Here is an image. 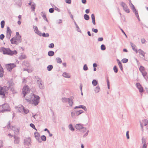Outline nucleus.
<instances>
[{"label":"nucleus","mask_w":148,"mask_h":148,"mask_svg":"<svg viewBox=\"0 0 148 148\" xmlns=\"http://www.w3.org/2000/svg\"><path fill=\"white\" fill-rule=\"evenodd\" d=\"M42 36L43 37H48L49 36V35L48 33L45 34V33H43L42 34Z\"/></svg>","instance_id":"nucleus-32"},{"label":"nucleus","mask_w":148,"mask_h":148,"mask_svg":"<svg viewBox=\"0 0 148 148\" xmlns=\"http://www.w3.org/2000/svg\"><path fill=\"white\" fill-rule=\"evenodd\" d=\"M2 109H3L2 110L3 112L4 111H10L11 110L10 107L7 104L3 105L2 106H0V110Z\"/></svg>","instance_id":"nucleus-5"},{"label":"nucleus","mask_w":148,"mask_h":148,"mask_svg":"<svg viewBox=\"0 0 148 148\" xmlns=\"http://www.w3.org/2000/svg\"><path fill=\"white\" fill-rule=\"evenodd\" d=\"M37 34H38L40 36H41L42 34L38 30V31H36L35 32Z\"/></svg>","instance_id":"nucleus-46"},{"label":"nucleus","mask_w":148,"mask_h":148,"mask_svg":"<svg viewBox=\"0 0 148 148\" xmlns=\"http://www.w3.org/2000/svg\"><path fill=\"white\" fill-rule=\"evenodd\" d=\"M143 123H144V124L145 125L148 123V121L146 119L144 120L143 121Z\"/></svg>","instance_id":"nucleus-38"},{"label":"nucleus","mask_w":148,"mask_h":148,"mask_svg":"<svg viewBox=\"0 0 148 148\" xmlns=\"http://www.w3.org/2000/svg\"><path fill=\"white\" fill-rule=\"evenodd\" d=\"M36 5L35 3H33L31 6V8L32 11H34V10L35 8Z\"/></svg>","instance_id":"nucleus-23"},{"label":"nucleus","mask_w":148,"mask_h":148,"mask_svg":"<svg viewBox=\"0 0 148 148\" xmlns=\"http://www.w3.org/2000/svg\"><path fill=\"white\" fill-rule=\"evenodd\" d=\"M15 139V142L16 143H18V140H19V138L17 137H14Z\"/></svg>","instance_id":"nucleus-47"},{"label":"nucleus","mask_w":148,"mask_h":148,"mask_svg":"<svg viewBox=\"0 0 148 148\" xmlns=\"http://www.w3.org/2000/svg\"><path fill=\"white\" fill-rule=\"evenodd\" d=\"M83 112V111L82 110H80L78 111H77L76 112V114L77 115H79L81 114Z\"/></svg>","instance_id":"nucleus-30"},{"label":"nucleus","mask_w":148,"mask_h":148,"mask_svg":"<svg viewBox=\"0 0 148 148\" xmlns=\"http://www.w3.org/2000/svg\"><path fill=\"white\" fill-rule=\"evenodd\" d=\"M89 11H90V10L89 9H86L85 11L86 12L87 14L89 12Z\"/></svg>","instance_id":"nucleus-62"},{"label":"nucleus","mask_w":148,"mask_h":148,"mask_svg":"<svg viewBox=\"0 0 148 148\" xmlns=\"http://www.w3.org/2000/svg\"><path fill=\"white\" fill-rule=\"evenodd\" d=\"M30 92V89L27 86H24L22 90V93L23 94V97H25L27 93Z\"/></svg>","instance_id":"nucleus-6"},{"label":"nucleus","mask_w":148,"mask_h":148,"mask_svg":"<svg viewBox=\"0 0 148 148\" xmlns=\"http://www.w3.org/2000/svg\"><path fill=\"white\" fill-rule=\"evenodd\" d=\"M83 69H84V70L85 71H86L88 70V68L86 64H85L84 65Z\"/></svg>","instance_id":"nucleus-43"},{"label":"nucleus","mask_w":148,"mask_h":148,"mask_svg":"<svg viewBox=\"0 0 148 148\" xmlns=\"http://www.w3.org/2000/svg\"><path fill=\"white\" fill-rule=\"evenodd\" d=\"M16 108L19 112H21L23 111L24 107L23 106L20 105L17 106Z\"/></svg>","instance_id":"nucleus-11"},{"label":"nucleus","mask_w":148,"mask_h":148,"mask_svg":"<svg viewBox=\"0 0 148 148\" xmlns=\"http://www.w3.org/2000/svg\"><path fill=\"white\" fill-rule=\"evenodd\" d=\"M26 99L29 101L31 103L37 105L39 103L40 97L38 96L32 94L27 97Z\"/></svg>","instance_id":"nucleus-1"},{"label":"nucleus","mask_w":148,"mask_h":148,"mask_svg":"<svg viewBox=\"0 0 148 148\" xmlns=\"http://www.w3.org/2000/svg\"><path fill=\"white\" fill-rule=\"evenodd\" d=\"M107 85L108 89L110 88V83L108 79L107 80Z\"/></svg>","instance_id":"nucleus-55"},{"label":"nucleus","mask_w":148,"mask_h":148,"mask_svg":"<svg viewBox=\"0 0 148 148\" xmlns=\"http://www.w3.org/2000/svg\"><path fill=\"white\" fill-rule=\"evenodd\" d=\"M140 71L142 73L143 76L145 77L147 74L146 72L145 71L144 67L142 66H140L139 68Z\"/></svg>","instance_id":"nucleus-8"},{"label":"nucleus","mask_w":148,"mask_h":148,"mask_svg":"<svg viewBox=\"0 0 148 148\" xmlns=\"http://www.w3.org/2000/svg\"><path fill=\"white\" fill-rule=\"evenodd\" d=\"M75 128L77 130H80L83 128V126L80 124H77L75 125Z\"/></svg>","instance_id":"nucleus-15"},{"label":"nucleus","mask_w":148,"mask_h":148,"mask_svg":"<svg viewBox=\"0 0 148 148\" xmlns=\"http://www.w3.org/2000/svg\"><path fill=\"white\" fill-rule=\"evenodd\" d=\"M3 69L1 71H0V77H2L3 76Z\"/></svg>","instance_id":"nucleus-40"},{"label":"nucleus","mask_w":148,"mask_h":148,"mask_svg":"<svg viewBox=\"0 0 148 148\" xmlns=\"http://www.w3.org/2000/svg\"><path fill=\"white\" fill-rule=\"evenodd\" d=\"M41 139L43 141H45L46 140V138L45 136H41Z\"/></svg>","instance_id":"nucleus-39"},{"label":"nucleus","mask_w":148,"mask_h":148,"mask_svg":"<svg viewBox=\"0 0 148 148\" xmlns=\"http://www.w3.org/2000/svg\"><path fill=\"white\" fill-rule=\"evenodd\" d=\"M69 129L72 131H74V129L73 128L72 125L71 124H70L69 125Z\"/></svg>","instance_id":"nucleus-29"},{"label":"nucleus","mask_w":148,"mask_h":148,"mask_svg":"<svg viewBox=\"0 0 148 148\" xmlns=\"http://www.w3.org/2000/svg\"><path fill=\"white\" fill-rule=\"evenodd\" d=\"M4 37V36L3 34H1L0 36V38L1 40H3Z\"/></svg>","instance_id":"nucleus-48"},{"label":"nucleus","mask_w":148,"mask_h":148,"mask_svg":"<svg viewBox=\"0 0 148 148\" xmlns=\"http://www.w3.org/2000/svg\"><path fill=\"white\" fill-rule=\"evenodd\" d=\"M37 83L38 84L40 88L42 89L43 88V84L41 80H38Z\"/></svg>","instance_id":"nucleus-13"},{"label":"nucleus","mask_w":148,"mask_h":148,"mask_svg":"<svg viewBox=\"0 0 148 148\" xmlns=\"http://www.w3.org/2000/svg\"><path fill=\"white\" fill-rule=\"evenodd\" d=\"M92 31L95 33H97L98 32V30L97 29H92Z\"/></svg>","instance_id":"nucleus-52"},{"label":"nucleus","mask_w":148,"mask_h":148,"mask_svg":"<svg viewBox=\"0 0 148 148\" xmlns=\"http://www.w3.org/2000/svg\"><path fill=\"white\" fill-rule=\"evenodd\" d=\"M101 49L103 50H105L106 49L105 46L103 45H101Z\"/></svg>","instance_id":"nucleus-41"},{"label":"nucleus","mask_w":148,"mask_h":148,"mask_svg":"<svg viewBox=\"0 0 148 148\" xmlns=\"http://www.w3.org/2000/svg\"><path fill=\"white\" fill-rule=\"evenodd\" d=\"M8 84L9 87L11 88L13 86L14 84L12 81H9L8 82Z\"/></svg>","instance_id":"nucleus-20"},{"label":"nucleus","mask_w":148,"mask_h":148,"mask_svg":"<svg viewBox=\"0 0 148 148\" xmlns=\"http://www.w3.org/2000/svg\"><path fill=\"white\" fill-rule=\"evenodd\" d=\"M143 143V145L142 147V148H147V145L144 142Z\"/></svg>","instance_id":"nucleus-45"},{"label":"nucleus","mask_w":148,"mask_h":148,"mask_svg":"<svg viewBox=\"0 0 148 148\" xmlns=\"http://www.w3.org/2000/svg\"><path fill=\"white\" fill-rule=\"evenodd\" d=\"M30 126L33 128L35 130H36L37 131V129L35 128V126L33 123H31L30 124Z\"/></svg>","instance_id":"nucleus-35"},{"label":"nucleus","mask_w":148,"mask_h":148,"mask_svg":"<svg viewBox=\"0 0 148 148\" xmlns=\"http://www.w3.org/2000/svg\"><path fill=\"white\" fill-rule=\"evenodd\" d=\"M25 114L28 113L29 112V110L27 109H25L24 108V109L23 110Z\"/></svg>","instance_id":"nucleus-36"},{"label":"nucleus","mask_w":148,"mask_h":148,"mask_svg":"<svg viewBox=\"0 0 148 148\" xmlns=\"http://www.w3.org/2000/svg\"><path fill=\"white\" fill-rule=\"evenodd\" d=\"M3 146V142L1 141H0V148Z\"/></svg>","instance_id":"nucleus-60"},{"label":"nucleus","mask_w":148,"mask_h":148,"mask_svg":"<svg viewBox=\"0 0 148 148\" xmlns=\"http://www.w3.org/2000/svg\"><path fill=\"white\" fill-rule=\"evenodd\" d=\"M54 54V52L52 51H49L48 53V55L49 56H52Z\"/></svg>","instance_id":"nucleus-27"},{"label":"nucleus","mask_w":148,"mask_h":148,"mask_svg":"<svg viewBox=\"0 0 148 148\" xmlns=\"http://www.w3.org/2000/svg\"><path fill=\"white\" fill-rule=\"evenodd\" d=\"M57 62L58 63H61L62 62L61 59L60 58H56Z\"/></svg>","instance_id":"nucleus-33"},{"label":"nucleus","mask_w":148,"mask_h":148,"mask_svg":"<svg viewBox=\"0 0 148 148\" xmlns=\"http://www.w3.org/2000/svg\"><path fill=\"white\" fill-rule=\"evenodd\" d=\"M21 37V36L19 35V33L18 32H17L16 33V36L15 37L18 38V36Z\"/></svg>","instance_id":"nucleus-56"},{"label":"nucleus","mask_w":148,"mask_h":148,"mask_svg":"<svg viewBox=\"0 0 148 148\" xmlns=\"http://www.w3.org/2000/svg\"><path fill=\"white\" fill-rule=\"evenodd\" d=\"M82 108L83 109H84L86 111L87 110V109L86 108V107L85 106H84L82 105H80L78 106H76L75 107V108Z\"/></svg>","instance_id":"nucleus-17"},{"label":"nucleus","mask_w":148,"mask_h":148,"mask_svg":"<svg viewBox=\"0 0 148 148\" xmlns=\"http://www.w3.org/2000/svg\"><path fill=\"white\" fill-rule=\"evenodd\" d=\"M52 68H53L52 66L51 65H49L47 66V70L49 71H50L52 69Z\"/></svg>","instance_id":"nucleus-31"},{"label":"nucleus","mask_w":148,"mask_h":148,"mask_svg":"<svg viewBox=\"0 0 148 148\" xmlns=\"http://www.w3.org/2000/svg\"><path fill=\"white\" fill-rule=\"evenodd\" d=\"M73 99V97H71L69 99V104L72 106L73 104V102L72 100Z\"/></svg>","instance_id":"nucleus-16"},{"label":"nucleus","mask_w":148,"mask_h":148,"mask_svg":"<svg viewBox=\"0 0 148 148\" xmlns=\"http://www.w3.org/2000/svg\"><path fill=\"white\" fill-rule=\"evenodd\" d=\"M34 136L35 138L37 139H39L40 138V135L37 132H34Z\"/></svg>","instance_id":"nucleus-14"},{"label":"nucleus","mask_w":148,"mask_h":148,"mask_svg":"<svg viewBox=\"0 0 148 148\" xmlns=\"http://www.w3.org/2000/svg\"><path fill=\"white\" fill-rule=\"evenodd\" d=\"M8 87L7 86L2 87L0 86V95L2 96L3 97H5V95L8 94Z\"/></svg>","instance_id":"nucleus-3"},{"label":"nucleus","mask_w":148,"mask_h":148,"mask_svg":"<svg viewBox=\"0 0 148 148\" xmlns=\"http://www.w3.org/2000/svg\"><path fill=\"white\" fill-rule=\"evenodd\" d=\"M121 5L125 11L127 13H129L130 12V10L128 8L127 5H126V4L123 2H122Z\"/></svg>","instance_id":"nucleus-9"},{"label":"nucleus","mask_w":148,"mask_h":148,"mask_svg":"<svg viewBox=\"0 0 148 148\" xmlns=\"http://www.w3.org/2000/svg\"><path fill=\"white\" fill-rule=\"evenodd\" d=\"M92 22L94 25L95 24V19L92 20Z\"/></svg>","instance_id":"nucleus-64"},{"label":"nucleus","mask_w":148,"mask_h":148,"mask_svg":"<svg viewBox=\"0 0 148 148\" xmlns=\"http://www.w3.org/2000/svg\"><path fill=\"white\" fill-rule=\"evenodd\" d=\"M93 66L94 68H95L97 66V65L96 64L94 63L93 64Z\"/></svg>","instance_id":"nucleus-63"},{"label":"nucleus","mask_w":148,"mask_h":148,"mask_svg":"<svg viewBox=\"0 0 148 148\" xmlns=\"http://www.w3.org/2000/svg\"><path fill=\"white\" fill-rule=\"evenodd\" d=\"M100 90V88L99 86H97L95 89V93L98 92Z\"/></svg>","instance_id":"nucleus-22"},{"label":"nucleus","mask_w":148,"mask_h":148,"mask_svg":"<svg viewBox=\"0 0 148 148\" xmlns=\"http://www.w3.org/2000/svg\"><path fill=\"white\" fill-rule=\"evenodd\" d=\"M34 30L35 31V32L36 31H38V29L36 26H34Z\"/></svg>","instance_id":"nucleus-57"},{"label":"nucleus","mask_w":148,"mask_h":148,"mask_svg":"<svg viewBox=\"0 0 148 148\" xmlns=\"http://www.w3.org/2000/svg\"><path fill=\"white\" fill-rule=\"evenodd\" d=\"M103 38H99L98 39V40L99 41H102L103 40Z\"/></svg>","instance_id":"nucleus-59"},{"label":"nucleus","mask_w":148,"mask_h":148,"mask_svg":"<svg viewBox=\"0 0 148 148\" xmlns=\"http://www.w3.org/2000/svg\"><path fill=\"white\" fill-rule=\"evenodd\" d=\"M12 32L10 28L8 27L7 28L6 37L10 39L11 34Z\"/></svg>","instance_id":"nucleus-10"},{"label":"nucleus","mask_w":148,"mask_h":148,"mask_svg":"<svg viewBox=\"0 0 148 148\" xmlns=\"http://www.w3.org/2000/svg\"><path fill=\"white\" fill-rule=\"evenodd\" d=\"M141 42L143 43H145V42H146V41L145 39H141Z\"/></svg>","instance_id":"nucleus-58"},{"label":"nucleus","mask_w":148,"mask_h":148,"mask_svg":"<svg viewBox=\"0 0 148 148\" xmlns=\"http://www.w3.org/2000/svg\"><path fill=\"white\" fill-rule=\"evenodd\" d=\"M91 18L92 20L95 19V15L93 14H92L91 15Z\"/></svg>","instance_id":"nucleus-54"},{"label":"nucleus","mask_w":148,"mask_h":148,"mask_svg":"<svg viewBox=\"0 0 148 148\" xmlns=\"http://www.w3.org/2000/svg\"><path fill=\"white\" fill-rule=\"evenodd\" d=\"M122 61L123 63H125L128 61V60L127 59L124 58L122 60Z\"/></svg>","instance_id":"nucleus-42"},{"label":"nucleus","mask_w":148,"mask_h":148,"mask_svg":"<svg viewBox=\"0 0 148 148\" xmlns=\"http://www.w3.org/2000/svg\"><path fill=\"white\" fill-rule=\"evenodd\" d=\"M63 75L65 77L70 78V75L69 74L66 73H63Z\"/></svg>","instance_id":"nucleus-21"},{"label":"nucleus","mask_w":148,"mask_h":148,"mask_svg":"<svg viewBox=\"0 0 148 148\" xmlns=\"http://www.w3.org/2000/svg\"><path fill=\"white\" fill-rule=\"evenodd\" d=\"M138 52L143 57H144L145 56V53L142 50H139L138 51Z\"/></svg>","instance_id":"nucleus-24"},{"label":"nucleus","mask_w":148,"mask_h":148,"mask_svg":"<svg viewBox=\"0 0 148 148\" xmlns=\"http://www.w3.org/2000/svg\"><path fill=\"white\" fill-rule=\"evenodd\" d=\"M126 135V136H127V139H129V131H127V132Z\"/></svg>","instance_id":"nucleus-51"},{"label":"nucleus","mask_w":148,"mask_h":148,"mask_svg":"<svg viewBox=\"0 0 148 148\" xmlns=\"http://www.w3.org/2000/svg\"><path fill=\"white\" fill-rule=\"evenodd\" d=\"M21 37L18 36V38L14 37L10 40L11 43L12 44H17L21 42Z\"/></svg>","instance_id":"nucleus-4"},{"label":"nucleus","mask_w":148,"mask_h":148,"mask_svg":"<svg viewBox=\"0 0 148 148\" xmlns=\"http://www.w3.org/2000/svg\"><path fill=\"white\" fill-rule=\"evenodd\" d=\"M41 15L43 17L44 19L47 21V19L46 18V15L45 13L43 12H42L41 13Z\"/></svg>","instance_id":"nucleus-19"},{"label":"nucleus","mask_w":148,"mask_h":148,"mask_svg":"<svg viewBox=\"0 0 148 148\" xmlns=\"http://www.w3.org/2000/svg\"><path fill=\"white\" fill-rule=\"evenodd\" d=\"M92 83L93 86H96L97 84V82L96 80L94 79L92 81Z\"/></svg>","instance_id":"nucleus-26"},{"label":"nucleus","mask_w":148,"mask_h":148,"mask_svg":"<svg viewBox=\"0 0 148 148\" xmlns=\"http://www.w3.org/2000/svg\"><path fill=\"white\" fill-rule=\"evenodd\" d=\"M66 2L70 4L71 3V0H66Z\"/></svg>","instance_id":"nucleus-53"},{"label":"nucleus","mask_w":148,"mask_h":148,"mask_svg":"<svg viewBox=\"0 0 148 148\" xmlns=\"http://www.w3.org/2000/svg\"><path fill=\"white\" fill-rule=\"evenodd\" d=\"M136 85L137 88L139 90V91L140 92H143V89L141 85L139 83H137L136 84Z\"/></svg>","instance_id":"nucleus-12"},{"label":"nucleus","mask_w":148,"mask_h":148,"mask_svg":"<svg viewBox=\"0 0 148 148\" xmlns=\"http://www.w3.org/2000/svg\"><path fill=\"white\" fill-rule=\"evenodd\" d=\"M117 61L118 62V64L120 68L121 71L123 70V67L122 65V64L121 62L119 60V59H117Z\"/></svg>","instance_id":"nucleus-18"},{"label":"nucleus","mask_w":148,"mask_h":148,"mask_svg":"<svg viewBox=\"0 0 148 148\" xmlns=\"http://www.w3.org/2000/svg\"><path fill=\"white\" fill-rule=\"evenodd\" d=\"M131 45L133 49L135 51H136V46L133 43H131Z\"/></svg>","instance_id":"nucleus-25"},{"label":"nucleus","mask_w":148,"mask_h":148,"mask_svg":"<svg viewBox=\"0 0 148 148\" xmlns=\"http://www.w3.org/2000/svg\"><path fill=\"white\" fill-rule=\"evenodd\" d=\"M6 66L8 70L10 71L16 66V65L14 64H6Z\"/></svg>","instance_id":"nucleus-7"},{"label":"nucleus","mask_w":148,"mask_h":148,"mask_svg":"<svg viewBox=\"0 0 148 148\" xmlns=\"http://www.w3.org/2000/svg\"><path fill=\"white\" fill-rule=\"evenodd\" d=\"M26 58V56L25 55H21L20 57V58L21 59H25V58Z\"/></svg>","instance_id":"nucleus-50"},{"label":"nucleus","mask_w":148,"mask_h":148,"mask_svg":"<svg viewBox=\"0 0 148 148\" xmlns=\"http://www.w3.org/2000/svg\"><path fill=\"white\" fill-rule=\"evenodd\" d=\"M84 17L85 19L86 20H88L89 18V17L88 15L85 14L84 16Z\"/></svg>","instance_id":"nucleus-34"},{"label":"nucleus","mask_w":148,"mask_h":148,"mask_svg":"<svg viewBox=\"0 0 148 148\" xmlns=\"http://www.w3.org/2000/svg\"><path fill=\"white\" fill-rule=\"evenodd\" d=\"M49 11L50 13H53L54 12V10L52 8H50L49 10Z\"/></svg>","instance_id":"nucleus-49"},{"label":"nucleus","mask_w":148,"mask_h":148,"mask_svg":"<svg viewBox=\"0 0 148 148\" xmlns=\"http://www.w3.org/2000/svg\"><path fill=\"white\" fill-rule=\"evenodd\" d=\"M113 69L114 72L115 73H116L118 72V69L116 66H114L113 68Z\"/></svg>","instance_id":"nucleus-37"},{"label":"nucleus","mask_w":148,"mask_h":148,"mask_svg":"<svg viewBox=\"0 0 148 148\" xmlns=\"http://www.w3.org/2000/svg\"><path fill=\"white\" fill-rule=\"evenodd\" d=\"M0 51L3 52L4 54L10 55L16 54L17 53V52L16 50L12 51L9 49H6L4 47H1L0 48Z\"/></svg>","instance_id":"nucleus-2"},{"label":"nucleus","mask_w":148,"mask_h":148,"mask_svg":"<svg viewBox=\"0 0 148 148\" xmlns=\"http://www.w3.org/2000/svg\"><path fill=\"white\" fill-rule=\"evenodd\" d=\"M1 27L2 28H3L4 26L5 25V22L4 21H2L1 23Z\"/></svg>","instance_id":"nucleus-28"},{"label":"nucleus","mask_w":148,"mask_h":148,"mask_svg":"<svg viewBox=\"0 0 148 148\" xmlns=\"http://www.w3.org/2000/svg\"><path fill=\"white\" fill-rule=\"evenodd\" d=\"M82 2L84 4L86 3V0H82Z\"/></svg>","instance_id":"nucleus-61"},{"label":"nucleus","mask_w":148,"mask_h":148,"mask_svg":"<svg viewBox=\"0 0 148 148\" xmlns=\"http://www.w3.org/2000/svg\"><path fill=\"white\" fill-rule=\"evenodd\" d=\"M54 47V45L53 43H51L49 45V47L50 48H53Z\"/></svg>","instance_id":"nucleus-44"}]
</instances>
